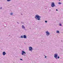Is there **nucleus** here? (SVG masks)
<instances>
[{
	"label": "nucleus",
	"mask_w": 63,
	"mask_h": 63,
	"mask_svg": "<svg viewBox=\"0 0 63 63\" xmlns=\"http://www.w3.org/2000/svg\"><path fill=\"white\" fill-rule=\"evenodd\" d=\"M35 17L36 19H37L38 20H40V18H41V16H39L38 15H35Z\"/></svg>",
	"instance_id": "obj_1"
},
{
	"label": "nucleus",
	"mask_w": 63,
	"mask_h": 63,
	"mask_svg": "<svg viewBox=\"0 0 63 63\" xmlns=\"http://www.w3.org/2000/svg\"><path fill=\"white\" fill-rule=\"evenodd\" d=\"M55 4H54V2H52L51 4V7H55Z\"/></svg>",
	"instance_id": "obj_2"
},
{
	"label": "nucleus",
	"mask_w": 63,
	"mask_h": 63,
	"mask_svg": "<svg viewBox=\"0 0 63 63\" xmlns=\"http://www.w3.org/2000/svg\"><path fill=\"white\" fill-rule=\"evenodd\" d=\"M57 56H58V55L57 54H55L54 57L56 59H57Z\"/></svg>",
	"instance_id": "obj_3"
},
{
	"label": "nucleus",
	"mask_w": 63,
	"mask_h": 63,
	"mask_svg": "<svg viewBox=\"0 0 63 63\" xmlns=\"http://www.w3.org/2000/svg\"><path fill=\"white\" fill-rule=\"evenodd\" d=\"M46 33L47 35V36H49V34H50V33L49 32H48V31H47L46 32Z\"/></svg>",
	"instance_id": "obj_4"
},
{
	"label": "nucleus",
	"mask_w": 63,
	"mask_h": 63,
	"mask_svg": "<svg viewBox=\"0 0 63 63\" xmlns=\"http://www.w3.org/2000/svg\"><path fill=\"white\" fill-rule=\"evenodd\" d=\"M33 49V48L32 47H29V50L30 51H32V49Z\"/></svg>",
	"instance_id": "obj_5"
},
{
	"label": "nucleus",
	"mask_w": 63,
	"mask_h": 63,
	"mask_svg": "<svg viewBox=\"0 0 63 63\" xmlns=\"http://www.w3.org/2000/svg\"><path fill=\"white\" fill-rule=\"evenodd\" d=\"M22 53L21 54L22 55H24V54H26V53L24 51H22Z\"/></svg>",
	"instance_id": "obj_6"
},
{
	"label": "nucleus",
	"mask_w": 63,
	"mask_h": 63,
	"mask_svg": "<svg viewBox=\"0 0 63 63\" xmlns=\"http://www.w3.org/2000/svg\"><path fill=\"white\" fill-rule=\"evenodd\" d=\"M2 54L3 56H4V55H5V54H6V53L4 51L2 52Z\"/></svg>",
	"instance_id": "obj_7"
},
{
	"label": "nucleus",
	"mask_w": 63,
	"mask_h": 63,
	"mask_svg": "<svg viewBox=\"0 0 63 63\" xmlns=\"http://www.w3.org/2000/svg\"><path fill=\"white\" fill-rule=\"evenodd\" d=\"M23 37L24 39H26V38H27V37H26V35H24Z\"/></svg>",
	"instance_id": "obj_8"
},
{
	"label": "nucleus",
	"mask_w": 63,
	"mask_h": 63,
	"mask_svg": "<svg viewBox=\"0 0 63 63\" xmlns=\"http://www.w3.org/2000/svg\"><path fill=\"white\" fill-rule=\"evenodd\" d=\"M22 29H24V28H25V27H24V25H22Z\"/></svg>",
	"instance_id": "obj_9"
},
{
	"label": "nucleus",
	"mask_w": 63,
	"mask_h": 63,
	"mask_svg": "<svg viewBox=\"0 0 63 63\" xmlns=\"http://www.w3.org/2000/svg\"><path fill=\"white\" fill-rule=\"evenodd\" d=\"M57 33H59V31H57Z\"/></svg>",
	"instance_id": "obj_10"
},
{
	"label": "nucleus",
	"mask_w": 63,
	"mask_h": 63,
	"mask_svg": "<svg viewBox=\"0 0 63 63\" xmlns=\"http://www.w3.org/2000/svg\"><path fill=\"white\" fill-rule=\"evenodd\" d=\"M10 15H13V13H10Z\"/></svg>",
	"instance_id": "obj_11"
},
{
	"label": "nucleus",
	"mask_w": 63,
	"mask_h": 63,
	"mask_svg": "<svg viewBox=\"0 0 63 63\" xmlns=\"http://www.w3.org/2000/svg\"><path fill=\"white\" fill-rule=\"evenodd\" d=\"M58 4H59L60 5V4H61V3L60 2H59L58 3Z\"/></svg>",
	"instance_id": "obj_12"
},
{
	"label": "nucleus",
	"mask_w": 63,
	"mask_h": 63,
	"mask_svg": "<svg viewBox=\"0 0 63 63\" xmlns=\"http://www.w3.org/2000/svg\"><path fill=\"white\" fill-rule=\"evenodd\" d=\"M21 38H23V36L21 35Z\"/></svg>",
	"instance_id": "obj_13"
},
{
	"label": "nucleus",
	"mask_w": 63,
	"mask_h": 63,
	"mask_svg": "<svg viewBox=\"0 0 63 63\" xmlns=\"http://www.w3.org/2000/svg\"><path fill=\"white\" fill-rule=\"evenodd\" d=\"M7 1L8 2H10V1H11V0H7Z\"/></svg>",
	"instance_id": "obj_14"
},
{
	"label": "nucleus",
	"mask_w": 63,
	"mask_h": 63,
	"mask_svg": "<svg viewBox=\"0 0 63 63\" xmlns=\"http://www.w3.org/2000/svg\"><path fill=\"white\" fill-rule=\"evenodd\" d=\"M59 58H60V57L59 56H58V59H59Z\"/></svg>",
	"instance_id": "obj_15"
},
{
	"label": "nucleus",
	"mask_w": 63,
	"mask_h": 63,
	"mask_svg": "<svg viewBox=\"0 0 63 63\" xmlns=\"http://www.w3.org/2000/svg\"><path fill=\"white\" fill-rule=\"evenodd\" d=\"M60 26H62V25L61 24H60Z\"/></svg>",
	"instance_id": "obj_16"
},
{
	"label": "nucleus",
	"mask_w": 63,
	"mask_h": 63,
	"mask_svg": "<svg viewBox=\"0 0 63 63\" xmlns=\"http://www.w3.org/2000/svg\"><path fill=\"white\" fill-rule=\"evenodd\" d=\"M20 60H23L21 59H20Z\"/></svg>",
	"instance_id": "obj_17"
},
{
	"label": "nucleus",
	"mask_w": 63,
	"mask_h": 63,
	"mask_svg": "<svg viewBox=\"0 0 63 63\" xmlns=\"http://www.w3.org/2000/svg\"><path fill=\"white\" fill-rule=\"evenodd\" d=\"M45 22L46 23H47V21H45Z\"/></svg>",
	"instance_id": "obj_18"
},
{
	"label": "nucleus",
	"mask_w": 63,
	"mask_h": 63,
	"mask_svg": "<svg viewBox=\"0 0 63 63\" xmlns=\"http://www.w3.org/2000/svg\"><path fill=\"white\" fill-rule=\"evenodd\" d=\"M56 11H58V10L57 9L56 10Z\"/></svg>",
	"instance_id": "obj_19"
},
{
	"label": "nucleus",
	"mask_w": 63,
	"mask_h": 63,
	"mask_svg": "<svg viewBox=\"0 0 63 63\" xmlns=\"http://www.w3.org/2000/svg\"><path fill=\"white\" fill-rule=\"evenodd\" d=\"M0 9H2V7H1L0 8Z\"/></svg>",
	"instance_id": "obj_20"
},
{
	"label": "nucleus",
	"mask_w": 63,
	"mask_h": 63,
	"mask_svg": "<svg viewBox=\"0 0 63 63\" xmlns=\"http://www.w3.org/2000/svg\"><path fill=\"white\" fill-rule=\"evenodd\" d=\"M17 23L18 24H19V23L18 22H17Z\"/></svg>",
	"instance_id": "obj_21"
},
{
	"label": "nucleus",
	"mask_w": 63,
	"mask_h": 63,
	"mask_svg": "<svg viewBox=\"0 0 63 63\" xmlns=\"http://www.w3.org/2000/svg\"><path fill=\"white\" fill-rule=\"evenodd\" d=\"M24 30H26V29H25V28H24Z\"/></svg>",
	"instance_id": "obj_22"
},
{
	"label": "nucleus",
	"mask_w": 63,
	"mask_h": 63,
	"mask_svg": "<svg viewBox=\"0 0 63 63\" xmlns=\"http://www.w3.org/2000/svg\"><path fill=\"white\" fill-rule=\"evenodd\" d=\"M45 58H47V57L46 56H45Z\"/></svg>",
	"instance_id": "obj_23"
},
{
	"label": "nucleus",
	"mask_w": 63,
	"mask_h": 63,
	"mask_svg": "<svg viewBox=\"0 0 63 63\" xmlns=\"http://www.w3.org/2000/svg\"><path fill=\"white\" fill-rule=\"evenodd\" d=\"M21 15H22V14H21Z\"/></svg>",
	"instance_id": "obj_24"
},
{
	"label": "nucleus",
	"mask_w": 63,
	"mask_h": 63,
	"mask_svg": "<svg viewBox=\"0 0 63 63\" xmlns=\"http://www.w3.org/2000/svg\"><path fill=\"white\" fill-rule=\"evenodd\" d=\"M59 1H60V0H59Z\"/></svg>",
	"instance_id": "obj_25"
},
{
	"label": "nucleus",
	"mask_w": 63,
	"mask_h": 63,
	"mask_svg": "<svg viewBox=\"0 0 63 63\" xmlns=\"http://www.w3.org/2000/svg\"><path fill=\"white\" fill-rule=\"evenodd\" d=\"M21 23H22V22H21Z\"/></svg>",
	"instance_id": "obj_26"
},
{
	"label": "nucleus",
	"mask_w": 63,
	"mask_h": 63,
	"mask_svg": "<svg viewBox=\"0 0 63 63\" xmlns=\"http://www.w3.org/2000/svg\"><path fill=\"white\" fill-rule=\"evenodd\" d=\"M30 29H31V28H30Z\"/></svg>",
	"instance_id": "obj_27"
}]
</instances>
